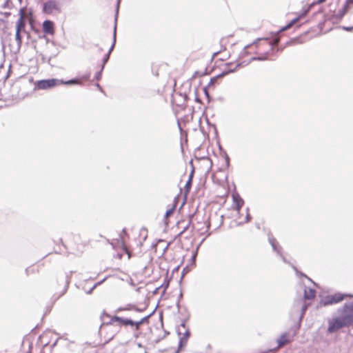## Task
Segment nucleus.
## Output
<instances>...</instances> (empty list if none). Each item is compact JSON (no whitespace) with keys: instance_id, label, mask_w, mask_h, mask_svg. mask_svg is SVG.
<instances>
[{"instance_id":"cd10ccee","label":"nucleus","mask_w":353,"mask_h":353,"mask_svg":"<svg viewBox=\"0 0 353 353\" xmlns=\"http://www.w3.org/2000/svg\"><path fill=\"white\" fill-rule=\"evenodd\" d=\"M175 209H176V204H174L171 208L168 209V210L165 212V215H164V217H165V219H167V218H168L169 216H170L173 214V212H174Z\"/></svg>"},{"instance_id":"20e7f679","label":"nucleus","mask_w":353,"mask_h":353,"mask_svg":"<svg viewBox=\"0 0 353 353\" xmlns=\"http://www.w3.org/2000/svg\"><path fill=\"white\" fill-rule=\"evenodd\" d=\"M36 87L39 90H47L59 85V80L57 79H48L37 81Z\"/></svg>"},{"instance_id":"4c0bfd02","label":"nucleus","mask_w":353,"mask_h":353,"mask_svg":"<svg viewBox=\"0 0 353 353\" xmlns=\"http://www.w3.org/2000/svg\"><path fill=\"white\" fill-rule=\"evenodd\" d=\"M224 156H225L226 166L229 167L230 166V157L225 152H224Z\"/></svg>"},{"instance_id":"ea45409f","label":"nucleus","mask_w":353,"mask_h":353,"mask_svg":"<svg viewBox=\"0 0 353 353\" xmlns=\"http://www.w3.org/2000/svg\"><path fill=\"white\" fill-rule=\"evenodd\" d=\"M246 210H247V214H246V216H245V222L248 223V222H249L251 220L252 216H251V215L248 212V210H249L248 208H247Z\"/></svg>"},{"instance_id":"bb28decb","label":"nucleus","mask_w":353,"mask_h":353,"mask_svg":"<svg viewBox=\"0 0 353 353\" xmlns=\"http://www.w3.org/2000/svg\"><path fill=\"white\" fill-rule=\"evenodd\" d=\"M141 325H143V323L141 322V319L138 321L132 320V327H134L135 330H139Z\"/></svg>"},{"instance_id":"f03ea898","label":"nucleus","mask_w":353,"mask_h":353,"mask_svg":"<svg viewBox=\"0 0 353 353\" xmlns=\"http://www.w3.org/2000/svg\"><path fill=\"white\" fill-rule=\"evenodd\" d=\"M352 296L349 294H343L341 292H336L332 295H327L323 297L319 302L321 306H327L330 305L336 304L341 302L345 297Z\"/></svg>"},{"instance_id":"58836bf2","label":"nucleus","mask_w":353,"mask_h":353,"mask_svg":"<svg viewBox=\"0 0 353 353\" xmlns=\"http://www.w3.org/2000/svg\"><path fill=\"white\" fill-rule=\"evenodd\" d=\"M210 88V87H209V86H208V85H206V86H205V87L203 88V92H204V94H205V97H206L207 98H209V97H210V94H209V92H208V88Z\"/></svg>"},{"instance_id":"7ed1b4c3","label":"nucleus","mask_w":353,"mask_h":353,"mask_svg":"<svg viewBox=\"0 0 353 353\" xmlns=\"http://www.w3.org/2000/svg\"><path fill=\"white\" fill-rule=\"evenodd\" d=\"M54 10L59 13L61 12V3L57 0H48L43 4V13L51 14Z\"/></svg>"},{"instance_id":"13d9d810","label":"nucleus","mask_w":353,"mask_h":353,"mask_svg":"<svg viewBox=\"0 0 353 353\" xmlns=\"http://www.w3.org/2000/svg\"><path fill=\"white\" fill-rule=\"evenodd\" d=\"M103 315H106L107 316H109L108 314H106L105 312H103Z\"/></svg>"},{"instance_id":"aec40b11","label":"nucleus","mask_w":353,"mask_h":353,"mask_svg":"<svg viewBox=\"0 0 353 353\" xmlns=\"http://www.w3.org/2000/svg\"><path fill=\"white\" fill-rule=\"evenodd\" d=\"M72 273V272H70L69 274H66L65 275V276L63 278V280H64V281H65V285H64V290H63L62 294H64L68 290L69 283L70 282V278H71Z\"/></svg>"},{"instance_id":"a18cd8bd","label":"nucleus","mask_w":353,"mask_h":353,"mask_svg":"<svg viewBox=\"0 0 353 353\" xmlns=\"http://www.w3.org/2000/svg\"><path fill=\"white\" fill-rule=\"evenodd\" d=\"M182 297H183V293H182V292H181L179 296L178 301L176 303V305H177L178 307H179V301L182 299Z\"/></svg>"},{"instance_id":"c756f323","label":"nucleus","mask_w":353,"mask_h":353,"mask_svg":"<svg viewBox=\"0 0 353 353\" xmlns=\"http://www.w3.org/2000/svg\"><path fill=\"white\" fill-rule=\"evenodd\" d=\"M188 339H184V338L181 337L179 342V349H182L183 347H184L186 345Z\"/></svg>"},{"instance_id":"e2e57ef3","label":"nucleus","mask_w":353,"mask_h":353,"mask_svg":"<svg viewBox=\"0 0 353 353\" xmlns=\"http://www.w3.org/2000/svg\"><path fill=\"white\" fill-rule=\"evenodd\" d=\"M145 353H148V352H145Z\"/></svg>"},{"instance_id":"603ef678","label":"nucleus","mask_w":353,"mask_h":353,"mask_svg":"<svg viewBox=\"0 0 353 353\" xmlns=\"http://www.w3.org/2000/svg\"><path fill=\"white\" fill-rule=\"evenodd\" d=\"M232 64V63H227L225 65H226L227 67H229Z\"/></svg>"},{"instance_id":"c85d7f7f","label":"nucleus","mask_w":353,"mask_h":353,"mask_svg":"<svg viewBox=\"0 0 353 353\" xmlns=\"http://www.w3.org/2000/svg\"><path fill=\"white\" fill-rule=\"evenodd\" d=\"M90 77V73H87V74H85L82 76H81L80 77H77L78 79H79V85H82V81H88Z\"/></svg>"},{"instance_id":"f257e3e1","label":"nucleus","mask_w":353,"mask_h":353,"mask_svg":"<svg viewBox=\"0 0 353 353\" xmlns=\"http://www.w3.org/2000/svg\"><path fill=\"white\" fill-rule=\"evenodd\" d=\"M339 312L343 314L330 321L327 331L333 333L337 330L353 325V301L344 304Z\"/></svg>"},{"instance_id":"5701e85b","label":"nucleus","mask_w":353,"mask_h":353,"mask_svg":"<svg viewBox=\"0 0 353 353\" xmlns=\"http://www.w3.org/2000/svg\"><path fill=\"white\" fill-rule=\"evenodd\" d=\"M181 329H183V330H186V329H188L187 327H186V320L185 319H183L182 320L181 323V325L180 326L177 328L176 330V332L179 335H181L182 334V330Z\"/></svg>"},{"instance_id":"39448f33","label":"nucleus","mask_w":353,"mask_h":353,"mask_svg":"<svg viewBox=\"0 0 353 353\" xmlns=\"http://www.w3.org/2000/svg\"><path fill=\"white\" fill-rule=\"evenodd\" d=\"M114 322H118L121 325L125 326V327H127V326L132 327V319L121 317L117 315H114L110 318V321L107 322L106 323L107 324H112Z\"/></svg>"},{"instance_id":"c9c22d12","label":"nucleus","mask_w":353,"mask_h":353,"mask_svg":"<svg viewBox=\"0 0 353 353\" xmlns=\"http://www.w3.org/2000/svg\"><path fill=\"white\" fill-rule=\"evenodd\" d=\"M192 223V219H190L187 223V225L183 228V230L179 233V235L182 234L183 232H185L189 228L190 224Z\"/></svg>"},{"instance_id":"f8f14e48","label":"nucleus","mask_w":353,"mask_h":353,"mask_svg":"<svg viewBox=\"0 0 353 353\" xmlns=\"http://www.w3.org/2000/svg\"><path fill=\"white\" fill-rule=\"evenodd\" d=\"M232 199L235 204V210L239 213L241 208L244 204V201L239 194H233Z\"/></svg>"},{"instance_id":"423d86ee","label":"nucleus","mask_w":353,"mask_h":353,"mask_svg":"<svg viewBox=\"0 0 353 353\" xmlns=\"http://www.w3.org/2000/svg\"><path fill=\"white\" fill-rule=\"evenodd\" d=\"M121 0H117L116 10H115V16H114V30H113V41L112 43L108 50V52H110V54L112 53V50L114 48L115 43H116V38H117V21L119 14V5H120Z\"/></svg>"},{"instance_id":"dca6fc26","label":"nucleus","mask_w":353,"mask_h":353,"mask_svg":"<svg viewBox=\"0 0 353 353\" xmlns=\"http://www.w3.org/2000/svg\"><path fill=\"white\" fill-rule=\"evenodd\" d=\"M287 333H283L281 335V336L277 339V343L279 347H282L290 343V341L286 338Z\"/></svg>"},{"instance_id":"5fc2aeb1","label":"nucleus","mask_w":353,"mask_h":353,"mask_svg":"<svg viewBox=\"0 0 353 353\" xmlns=\"http://www.w3.org/2000/svg\"><path fill=\"white\" fill-rule=\"evenodd\" d=\"M210 223H208V225H207V228H208V230L210 228Z\"/></svg>"},{"instance_id":"37998d69","label":"nucleus","mask_w":353,"mask_h":353,"mask_svg":"<svg viewBox=\"0 0 353 353\" xmlns=\"http://www.w3.org/2000/svg\"><path fill=\"white\" fill-rule=\"evenodd\" d=\"M342 29L346 31H351L353 30V26H343Z\"/></svg>"},{"instance_id":"4d7b16f0","label":"nucleus","mask_w":353,"mask_h":353,"mask_svg":"<svg viewBox=\"0 0 353 353\" xmlns=\"http://www.w3.org/2000/svg\"><path fill=\"white\" fill-rule=\"evenodd\" d=\"M301 301H297V302L296 303V304H299H299H301Z\"/></svg>"},{"instance_id":"052dcab7","label":"nucleus","mask_w":353,"mask_h":353,"mask_svg":"<svg viewBox=\"0 0 353 353\" xmlns=\"http://www.w3.org/2000/svg\"><path fill=\"white\" fill-rule=\"evenodd\" d=\"M178 125H179V128H181V126H180V123H178Z\"/></svg>"},{"instance_id":"bf43d9fd","label":"nucleus","mask_w":353,"mask_h":353,"mask_svg":"<svg viewBox=\"0 0 353 353\" xmlns=\"http://www.w3.org/2000/svg\"><path fill=\"white\" fill-rule=\"evenodd\" d=\"M3 68V64L0 65V68Z\"/></svg>"},{"instance_id":"f704fd0d","label":"nucleus","mask_w":353,"mask_h":353,"mask_svg":"<svg viewBox=\"0 0 353 353\" xmlns=\"http://www.w3.org/2000/svg\"><path fill=\"white\" fill-rule=\"evenodd\" d=\"M102 72H103V70H102V68H101V70L99 71H98L96 74H95V76H94V79L97 81H99L101 79V76H102Z\"/></svg>"},{"instance_id":"6ab92c4d","label":"nucleus","mask_w":353,"mask_h":353,"mask_svg":"<svg viewBox=\"0 0 353 353\" xmlns=\"http://www.w3.org/2000/svg\"><path fill=\"white\" fill-rule=\"evenodd\" d=\"M22 35L21 32L16 31L15 32V40L17 43V51L19 52L22 46Z\"/></svg>"},{"instance_id":"4468645a","label":"nucleus","mask_w":353,"mask_h":353,"mask_svg":"<svg viewBox=\"0 0 353 353\" xmlns=\"http://www.w3.org/2000/svg\"><path fill=\"white\" fill-rule=\"evenodd\" d=\"M316 294L315 290L312 288H305L304 290V299L305 300H312L314 298Z\"/></svg>"},{"instance_id":"2f4dec72","label":"nucleus","mask_w":353,"mask_h":353,"mask_svg":"<svg viewBox=\"0 0 353 353\" xmlns=\"http://www.w3.org/2000/svg\"><path fill=\"white\" fill-rule=\"evenodd\" d=\"M272 248L273 249V250L274 252H276L277 254H280V252H281V250H282V248L279 245V243L277 242V243H274L272 245Z\"/></svg>"},{"instance_id":"b1692460","label":"nucleus","mask_w":353,"mask_h":353,"mask_svg":"<svg viewBox=\"0 0 353 353\" xmlns=\"http://www.w3.org/2000/svg\"><path fill=\"white\" fill-rule=\"evenodd\" d=\"M223 77L222 76H219V74L212 78H211L210 82L208 83V84L207 85L209 87H212L213 85H214L216 83H217V81L219 78H222Z\"/></svg>"},{"instance_id":"8fccbe9b","label":"nucleus","mask_w":353,"mask_h":353,"mask_svg":"<svg viewBox=\"0 0 353 353\" xmlns=\"http://www.w3.org/2000/svg\"><path fill=\"white\" fill-rule=\"evenodd\" d=\"M96 86L99 89L100 91L103 92V89L99 83H97Z\"/></svg>"},{"instance_id":"393cba45","label":"nucleus","mask_w":353,"mask_h":353,"mask_svg":"<svg viewBox=\"0 0 353 353\" xmlns=\"http://www.w3.org/2000/svg\"><path fill=\"white\" fill-rule=\"evenodd\" d=\"M314 3L310 4L309 6H307L305 8L303 9L302 12L299 15L301 19L304 17H305L307 13L310 11L311 8L312 7Z\"/></svg>"},{"instance_id":"a878e982","label":"nucleus","mask_w":353,"mask_h":353,"mask_svg":"<svg viewBox=\"0 0 353 353\" xmlns=\"http://www.w3.org/2000/svg\"><path fill=\"white\" fill-rule=\"evenodd\" d=\"M110 54H110V52H108L104 55V57H103V60H102V62H103V63H102V65H101V67H102V70H103V68H104V67H105V64H106V63H108V61H109V59H110Z\"/></svg>"},{"instance_id":"7c9ffc66","label":"nucleus","mask_w":353,"mask_h":353,"mask_svg":"<svg viewBox=\"0 0 353 353\" xmlns=\"http://www.w3.org/2000/svg\"><path fill=\"white\" fill-rule=\"evenodd\" d=\"M154 311L155 310H154L150 314H149L148 315L143 317L141 319V322L143 323V324L144 323H148L149 321V319L153 315V314L154 313Z\"/></svg>"},{"instance_id":"a19ab883","label":"nucleus","mask_w":353,"mask_h":353,"mask_svg":"<svg viewBox=\"0 0 353 353\" xmlns=\"http://www.w3.org/2000/svg\"><path fill=\"white\" fill-rule=\"evenodd\" d=\"M103 281H104V279L103 281L94 284V286L90 290H89V291L88 292V294H90L92 292V290L97 287V285L101 284Z\"/></svg>"},{"instance_id":"de8ad7c7","label":"nucleus","mask_w":353,"mask_h":353,"mask_svg":"<svg viewBox=\"0 0 353 353\" xmlns=\"http://www.w3.org/2000/svg\"><path fill=\"white\" fill-rule=\"evenodd\" d=\"M196 254H197V252L196 251V252H194V254L192 256V261H194H194H195V260H196Z\"/></svg>"},{"instance_id":"09e8293b","label":"nucleus","mask_w":353,"mask_h":353,"mask_svg":"<svg viewBox=\"0 0 353 353\" xmlns=\"http://www.w3.org/2000/svg\"><path fill=\"white\" fill-rule=\"evenodd\" d=\"M326 0H318L316 3L321 4L325 1Z\"/></svg>"},{"instance_id":"864d4df0","label":"nucleus","mask_w":353,"mask_h":353,"mask_svg":"<svg viewBox=\"0 0 353 353\" xmlns=\"http://www.w3.org/2000/svg\"><path fill=\"white\" fill-rule=\"evenodd\" d=\"M137 345H138L139 347H143L141 343H138Z\"/></svg>"},{"instance_id":"79ce46f5","label":"nucleus","mask_w":353,"mask_h":353,"mask_svg":"<svg viewBox=\"0 0 353 353\" xmlns=\"http://www.w3.org/2000/svg\"><path fill=\"white\" fill-rule=\"evenodd\" d=\"M257 61L256 57H252L248 62L245 61V63L243 64V65H248L250 63H251L252 61Z\"/></svg>"},{"instance_id":"473e14b6","label":"nucleus","mask_w":353,"mask_h":353,"mask_svg":"<svg viewBox=\"0 0 353 353\" xmlns=\"http://www.w3.org/2000/svg\"><path fill=\"white\" fill-rule=\"evenodd\" d=\"M268 241L271 245H272L274 243H277V241L276 239H274L272 235L268 234Z\"/></svg>"},{"instance_id":"6e6552de","label":"nucleus","mask_w":353,"mask_h":353,"mask_svg":"<svg viewBox=\"0 0 353 353\" xmlns=\"http://www.w3.org/2000/svg\"><path fill=\"white\" fill-rule=\"evenodd\" d=\"M279 42V38L276 37L274 39V41H268V44L270 46V51L265 52L263 54L256 57L257 61H265L268 59V56L270 54V52L273 51L274 45Z\"/></svg>"},{"instance_id":"49530a36","label":"nucleus","mask_w":353,"mask_h":353,"mask_svg":"<svg viewBox=\"0 0 353 353\" xmlns=\"http://www.w3.org/2000/svg\"><path fill=\"white\" fill-rule=\"evenodd\" d=\"M350 4H353V0H346L344 5H347V7L349 8Z\"/></svg>"},{"instance_id":"680f3d73","label":"nucleus","mask_w":353,"mask_h":353,"mask_svg":"<svg viewBox=\"0 0 353 353\" xmlns=\"http://www.w3.org/2000/svg\"><path fill=\"white\" fill-rule=\"evenodd\" d=\"M60 241H61V243H63V242H62V239H60ZM62 244H63V243H62ZM63 245L65 247V245Z\"/></svg>"},{"instance_id":"a211bd4d","label":"nucleus","mask_w":353,"mask_h":353,"mask_svg":"<svg viewBox=\"0 0 353 353\" xmlns=\"http://www.w3.org/2000/svg\"><path fill=\"white\" fill-rule=\"evenodd\" d=\"M301 19V18L299 16H298L297 17L294 18L289 23H288L286 26L282 27L280 29L279 32H283V31H285V30H287L290 29L294 24H295Z\"/></svg>"},{"instance_id":"3c124183","label":"nucleus","mask_w":353,"mask_h":353,"mask_svg":"<svg viewBox=\"0 0 353 353\" xmlns=\"http://www.w3.org/2000/svg\"><path fill=\"white\" fill-rule=\"evenodd\" d=\"M29 272H30V268H28L26 269V273L27 275H28Z\"/></svg>"},{"instance_id":"72a5a7b5","label":"nucleus","mask_w":353,"mask_h":353,"mask_svg":"<svg viewBox=\"0 0 353 353\" xmlns=\"http://www.w3.org/2000/svg\"><path fill=\"white\" fill-rule=\"evenodd\" d=\"M292 267L293 270L295 271V272H296V274H300L301 276H304V277H305V278L308 279L310 281H312V280H311L309 277H307L305 274L301 273V272H299V270H298V269L296 268V267H295L294 265H292Z\"/></svg>"},{"instance_id":"1a4fd4ad","label":"nucleus","mask_w":353,"mask_h":353,"mask_svg":"<svg viewBox=\"0 0 353 353\" xmlns=\"http://www.w3.org/2000/svg\"><path fill=\"white\" fill-rule=\"evenodd\" d=\"M43 32L46 34L53 35L54 34V23L52 21L46 19L42 24Z\"/></svg>"},{"instance_id":"412c9836","label":"nucleus","mask_w":353,"mask_h":353,"mask_svg":"<svg viewBox=\"0 0 353 353\" xmlns=\"http://www.w3.org/2000/svg\"><path fill=\"white\" fill-rule=\"evenodd\" d=\"M308 305H309L307 304V303H303V304L301 305V314H300V316H299V323L298 329L299 328V327L301 325V321H302L303 318L304 317L305 312L307 310Z\"/></svg>"},{"instance_id":"c03bdc74","label":"nucleus","mask_w":353,"mask_h":353,"mask_svg":"<svg viewBox=\"0 0 353 353\" xmlns=\"http://www.w3.org/2000/svg\"><path fill=\"white\" fill-rule=\"evenodd\" d=\"M278 254L281 256V258L282 261H283L284 263H288V261H287V259H285V257L283 255V254L281 253V252H280V254Z\"/></svg>"},{"instance_id":"4be33fe9","label":"nucleus","mask_w":353,"mask_h":353,"mask_svg":"<svg viewBox=\"0 0 353 353\" xmlns=\"http://www.w3.org/2000/svg\"><path fill=\"white\" fill-rule=\"evenodd\" d=\"M348 8L347 7V5H344L343 7L339 10L338 12H337V17L339 18H343L345 14L348 11Z\"/></svg>"},{"instance_id":"2eb2a0df","label":"nucleus","mask_w":353,"mask_h":353,"mask_svg":"<svg viewBox=\"0 0 353 353\" xmlns=\"http://www.w3.org/2000/svg\"><path fill=\"white\" fill-rule=\"evenodd\" d=\"M244 63L245 61L237 63L234 68H228L224 70L222 72L219 74V76H222L223 77L229 74L230 73L234 72L235 71H236L237 68L242 66Z\"/></svg>"},{"instance_id":"6e6d98bb","label":"nucleus","mask_w":353,"mask_h":353,"mask_svg":"<svg viewBox=\"0 0 353 353\" xmlns=\"http://www.w3.org/2000/svg\"><path fill=\"white\" fill-rule=\"evenodd\" d=\"M181 350V349H179V348H178V350L175 352V353H179V352H180V350Z\"/></svg>"},{"instance_id":"e433bc0d","label":"nucleus","mask_w":353,"mask_h":353,"mask_svg":"<svg viewBox=\"0 0 353 353\" xmlns=\"http://www.w3.org/2000/svg\"><path fill=\"white\" fill-rule=\"evenodd\" d=\"M190 332L189 330V329H186L185 330V332L183 333V338H184V339H188V338L190 337Z\"/></svg>"},{"instance_id":"9d476101","label":"nucleus","mask_w":353,"mask_h":353,"mask_svg":"<svg viewBox=\"0 0 353 353\" xmlns=\"http://www.w3.org/2000/svg\"><path fill=\"white\" fill-rule=\"evenodd\" d=\"M261 40H265V41H268L267 38H258V39H255L252 43L248 44L247 46H245L243 48V49L242 50V51L241 52V53L239 54L240 57L243 58V57L248 55L249 54H251L252 52H249L248 49L250 48L252 46H257L259 42Z\"/></svg>"},{"instance_id":"0eeeda50","label":"nucleus","mask_w":353,"mask_h":353,"mask_svg":"<svg viewBox=\"0 0 353 353\" xmlns=\"http://www.w3.org/2000/svg\"><path fill=\"white\" fill-rule=\"evenodd\" d=\"M20 17L16 22V31L19 32H26V21L23 19V9L19 10Z\"/></svg>"},{"instance_id":"ddd939ff","label":"nucleus","mask_w":353,"mask_h":353,"mask_svg":"<svg viewBox=\"0 0 353 353\" xmlns=\"http://www.w3.org/2000/svg\"><path fill=\"white\" fill-rule=\"evenodd\" d=\"M194 169L192 168L191 172L190 173L189 177L185 185V190L186 193H188L192 188V179L194 177Z\"/></svg>"},{"instance_id":"f3484780","label":"nucleus","mask_w":353,"mask_h":353,"mask_svg":"<svg viewBox=\"0 0 353 353\" xmlns=\"http://www.w3.org/2000/svg\"><path fill=\"white\" fill-rule=\"evenodd\" d=\"M64 84L67 85H79V79L74 78L68 81L59 80V85Z\"/></svg>"},{"instance_id":"9b49d317","label":"nucleus","mask_w":353,"mask_h":353,"mask_svg":"<svg viewBox=\"0 0 353 353\" xmlns=\"http://www.w3.org/2000/svg\"><path fill=\"white\" fill-rule=\"evenodd\" d=\"M145 310V307L140 308V307H138L137 305H135L134 304L129 303V304H127L124 307H118L116 310L115 312H123V311H134V312H142Z\"/></svg>"}]
</instances>
